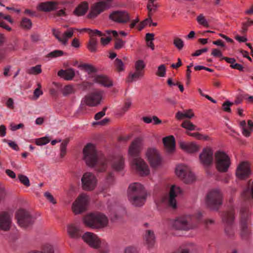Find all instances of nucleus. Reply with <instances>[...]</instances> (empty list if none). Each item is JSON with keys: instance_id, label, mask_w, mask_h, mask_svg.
I'll list each match as a JSON object with an SVG mask.
<instances>
[{"instance_id": "obj_1", "label": "nucleus", "mask_w": 253, "mask_h": 253, "mask_svg": "<svg viewBox=\"0 0 253 253\" xmlns=\"http://www.w3.org/2000/svg\"><path fill=\"white\" fill-rule=\"evenodd\" d=\"M83 160L90 167H96L98 172H104L108 167V161L98 157L95 146L92 144H86L83 150Z\"/></svg>"}, {"instance_id": "obj_2", "label": "nucleus", "mask_w": 253, "mask_h": 253, "mask_svg": "<svg viewBox=\"0 0 253 253\" xmlns=\"http://www.w3.org/2000/svg\"><path fill=\"white\" fill-rule=\"evenodd\" d=\"M147 196V191L141 183H131L127 190V198L129 202L133 206L140 207L145 203Z\"/></svg>"}, {"instance_id": "obj_3", "label": "nucleus", "mask_w": 253, "mask_h": 253, "mask_svg": "<svg viewBox=\"0 0 253 253\" xmlns=\"http://www.w3.org/2000/svg\"><path fill=\"white\" fill-rule=\"evenodd\" d=\"M84 224L91 229H102L107 227L109 219L104 213L95 212L85 215L83 219Z\"/></svg>"}, {"instance_id": "obj_4", "label": "nucleus", "mask_w": 253, "mask_h": 253, "mask_svg": "<svg viewBox=\"0 0 253 253\" xmlns=\"http://www.w3.org/2000/svg\"><path fill=\"white\" fill-rule=\"evenodd\" d=\"M171 228L176 231H188L196 228L193 222V217L190 215L177 217L170 221Z\"/></svg>"}, {"instance_id": "obj_5", "label": "nucleus", "mask_w": 253, "mask_h": 253, "mask_svg": "<svg viewBox=\"0 0 253 253\" xmlns=\"http://www.w3.org/2000/svg\"><path fill=\"white\" fill-rule=\"evenodd\" d=\"M103 97V92L100 90H94L86 95L83 99L80 109H83L84 105L89 106H96L99 105Z\"/></svg>"}, {"instance_id": "obj_6", "label": "nucleus", "mask_w": 253, "mask_h": 253, "mask_svg": "<svg viewBox=\"0 0 253 253\" xmlns=\"http://www.w3.org/2000/svg\"><path fill=\"white\" fill-rule=\"evenodd\" d=\"M214 156L217 170L221 172H226L231 165L228 155L223 151H218L215 153Z\"/></svg>"}, {"instance_id": "obj_7", "label": "nucleus", "mask_w": 253, "mask_h": 253, "mask_svg": "<svg viewBox=\"0 0 253 253\" xmlns=\"http://www.w3.org/2000/svg\"><path fill=\"white\" fill-rule=\"evenodd\" d=\"M145 156L151 168H158L162 166V158L155 147L148 148L146 151Z\"/></svg>"}, {"instance_id": "obj_8", "label": "nucleus", "mask_w": 253, "mask_h": 253, "mask_svg": "<svg viewBox=\"0 0 253 253\" xmlns=\"http://www.w3.org/2000/svg\"><path fill=\"white\" fill-rule=\"evenodd\" d=\"M131 168L141 176H147L150 173V169L147 163L141 157H136L129 161Z\"/></svg>"}, {"instance_id": "obj_9", "label": "nucleus", "mask_w": 253, "mask_h": 253, "mask_svg": "<svg viewBox=\"0 0 253 253\" xmlns=\"http://www.w3.org/2000/svg\"><path fill=\"white\" fill-rule=\"evenodd\" d=\"M110 0H101L93 3L90 7V11L88 14L89 18H94L101 13L111 7Z\"/></svg>"}, {"instance_id": "obj_10", "label": "nucleus", "mask_w": 253, "mask_h": 253, "mask_svg": "<svg viewBox=\"0 0 253 253\" xmlns=\"http://www.w3.org/2000/svg\"><path fill=\"white\" fill-rule=\"evenodd\" d=\"M207 205L214 209L222 204V194L218 189L210 190L206 198Z\"/></svg>"}, {"instance_id": "obj_11", "label": "nucleus", "mask_w": 253, "mask_h": 253, "mask_svg": "<svg viewBox=\"0 0 253 253\" xmlns=\"http://www.w3.org/2000/svg\"><path fill=\"white\" fill-rule=\"evenodd\" d=\"M89 197L83 193L79 195L72 205V210L75 214H79L84 211L89 202Z\"/></svg>"}, {"instance_id": "obj_12", "label": "nucleus", "mask_w": 253, "mask_h": 253, "mask_svg": "<svg viewBox=\"0 0 253 253\" xmlns=\"http://www.w3.org/2000/svg\"><path fill=\"white\" fill-rule=\"evenodd\" d=\"M16 218L18 224L22 228H26L34 221L29 212L23 209L17 211L16 213Z\"/></svg>"}, {"instance_id": "obj_13", "label": "nucleus", "mask_w": 253, "mask_h": 253, "mask_svg": "<svg viewBox=\"0 0 253 253\" xmlns=\"http://www.w3.org/2000/svg\"><path fill=\"white\" fill-rule=\"evenodd\" d=\"M143 148V142L141 138H136L131 143L128 148V160L140 157L139 154Z\"/></svg>"}, {"instance_id": "obj_14", "label": "nucleus", "mask_w": 253, "mask_h": 253, "mask_svg": "<svg viewBox=\"0 0 253 253\" xmlns=\"http://www.w3.org/2000/svg\"><path fill=\"white\" fill-rule=\"evenodd\" d=\"M84 242L93 249H99L105 239H101L97 235L93 233L86 232L82 236Z\"/></svg>"}, {"instance_id": "obj_15", "label": "nucleus", "mask_w": 253, "mask_h": 253, "mask_svg": "<svg viewBox=\"0 0 253 253\" xmlns=\"http://www.w3.org/2000/svg\"><path fill=\"white\" fill-rule=\"evenodd\" d=\"M83 187L86 190H92L96 186L97 179L92 173L87 172L85 173L82 178Z\"/></svg>"}, {"instance_id": "obj_16", "label": "nucleus", "mask_w": 253, "mask_h": 253, "mask_svg": "<svg viewBox=\"0 0 253 253\" xmlns=\"http://www.w3.org/2000/svg\"><path fill=\"white\" fill-rule=\"evenodd\" d=\"M236 175L240 179H245L251 174L250 164L245 161L240 163L236 169Z\"/></svg>"}, {"instance_id": "obj_17", "label": "nucleus", "mask_w": 253, "mask_h": 253, "mask_svg": "<svg viewBox=\"0 0 253 253\" xmlns=\"http://www.w3.org/2000/svg\"><path fill=\"white\" fill-rule=\"evenodd\" d=\"M146 64L143 60L136 61L134 64V72L130 73L129 75L130 81H135L142 78L144 76V70Z\"/></svg>"}, {"instance_id": "obj_18", "label": "nucleus", "mask_w": 253, "mask_h": 253, "mask_svg": "<svg viewBox=\"0 0 253 253\" xmlns=\"http://www.w3.org/2000/svg\"><path fill=\"white\" fill-rule=\"evenodd\" d=\"M52 31L53 35L59 42L64 45L67 43L69 39L72 37L74 34V30L72 28L68 29L64 33L56 29H52Z\"/></svg>"}, {"instance_id": "obj_19", "label": "nucleus", "mask_w": 253, "mask_h": 253, "mask_svg": "<svg viewBox=\"0 0 253 253\" xmlns=\"http://www.w3.org/2000/svg\"><path fill=\"white\" fill-rule=\"evenodd\" d=\"M12 215L8 212H0V230L8 231L12 226Z\"/></svg>"}, {"instance_id": "obj_20", "label": "nucleus", "mask_w": 253, "mask_h": 253, "mask_svg": "<svg viewBox=\"0 0 253 253\" xmlns=\"http://www.w3.org/2000/svg\"><path fill=\"white\" fill-rule=\"evenodd\" d=\"M200 163L205 167L210 166L213 161V152L211 149L208 148L204 149L200 154Z\"/></svg>"}, {"instance_id": "obj_21", "label": "nucleus", "mask_w": 253, "mask_h": 253, "mask_svg": "<svg viewBox=\"0 0 253 253\" xmlns=\"http://www.w3.org/2000/svg\"><path fill=\"white\" fill-rule=\"evenodd\" d=\"M110 19L116 22L126 23L129 21L130 16L126 11H115L109 15Z\"/></svg>"}, {"instance_id": "obj_22", "label": "nucleus", "mask_w": 253, "mask_h": 253, "mask_svg": "<svg viewBox=\"0 0 253 253\" xmlns=\"http://www.w3.org/2000/svg\"><path fill=\"white\" fill-rule=\"evenodd\" d=\"M181 193L182 190L179 186L175 185L171 186L168 198V203L172 208H176L177 202L175 198L180 195Z\"/></svg>"}, {"instance_id": "obj_23", "label": "nucleus", "mask_w": 253, "mask_h": 253, "mask_svg": "<svg viewBox=\"0 0 253 253\" xmlns=\"http://www.w3.org/2000/svg\"><path fill=\"white\" fill-rule=\"evenodd\" d=\"M234 216L232 211H229L226 212L223 216L222 220L226 225L225 229V232L227 235L231 236L233 235V231L231 227V224L234 221Z\"/></svg>"}, {"instance_id": "obj_24", "label": "nucleus", "mask_w": 253, "mask_h": 253, "mask_svg": "<svg viewBox=\"0 0 253 253\" xmlns=\"http://www.w3.org/2000/svg\"><path fill=\"white\" fill-rule=\"evenodd\" d=\"M180 148L188 153H194L199 149V146L194 142H186L183 140L179 141Z\"/></svg>"}, {"instance_id": "obj_25", "label": "nucleus", "mask_w": 253, "mask_h": 253, "mask_svg": "<svg viewBox=\"0 0 253 253\" xmlns=\"http://www.w3.org/2000/svg\"><path fill=\"white\" fill-rule=\"evenodd\" d=\"M163 142L166 151L173 153L175 150V138L173 135H169L163 138Z\"/></svg>"}, {"instance_id": "obj_26", "label": "nucleus", "mask_w": 253, "mask_h": 253, "mask_svg": "<svg viewBox=\"0 0 253 253\" xmlns=\"http://www.w3.org/2000/svg\"><path fill=\"white\" fill-rule=\"evenodd\" d=\"M93 81L105 87H110L113 85L112 81L108 77L102 75H95L93 77Z\"/></svg>"}, {"instance_id": "obj_27", "label": "nucleus", "mask_w": 253, "mask_h": 253, "mask_svg": "<svg viewBox=\"0 0 253 253\" xmlns=\"http://www.w3.org/2000/svg\"><path fill=\"white\" fill-rule=\"evenodd\" d=\"M191 168L188 165L184 164H180L176 166L174 169L175 175L180 179L182 177L189 171Z\"/></svg>"}, {"instance_id": "obj_28", "label": "nucleus", "mask_w": 253, "mask_h": 253, "mask_svg": "<svg viewBox=\"0 0 253 253\" xmlns=\"http://www.w3.org/2000/svg\"><path fill=\"white\" fill-rule=\"evenodd\" d=\"M57 75L64 80L69 81L74 78L75 75V72L74 69L69 68L67 70H60L58 72Z\"/></svg>"}, {"instance_id": "obj_29", "label": "nucleus", "mask_w": 253, "mask_h": 253, "mask_svg": "<svg viewBox=\"0 0 253 253\" xmlns=\"http://www.w3.org/2000/svg\"><path fill=\"white\" fill-rule=\"evenodd\" d=\"M57 8V3L52 1L42 2L39 4L38 9L42 11H50Z\"/></svg>"}, {"instance_id": "obj_30", "label": "nucleus", "mask_w": 253, "mask_h": 253, "mask_svg": "<svg viewBox=\"0 0 253 253\" xmlns=\"http://www.w3.org/2000/svg\"><path fill=\"white\" fill-rule=\"evenodd\" d=\"M240 234L242 238H246L250 234L246 219L242 218L240 221Z\"/></svg>"}, {"instance_id": "obj_31", "label": "nucleus", "mask_w": 253, "mask_h": 253, "mask_svg": "<svg viewBox=\"0 0 253 253\" xmlns=\"http://www.w3.org/2000/svg\"><path fill=\"white\" fill-rule=\"evenodd\" d=\"M88 9V3L86 2H83L75 8L74 11V14L78 16L84 15L85 14Z\"/></svg>"}, {"instance_id": "obj_32", "label": "nucleus", "mask_w": 253, "mask_h": 253, "mask_svg": "<svg viewBox=\"0 0 253 253\" xmlns=\"http://www.w3.org/2000/svg\"><path fill=\"white\" fill-rule=\"evenodd\" d=\"M80 229L74 224H70L67 226V233L68 235L72 238H77L80 236Z\"/></svg>"}, {"instance_id": "obj_33", "label": "nucleus", "mask_w": 253, "mask_h": 253, "mask_svg": "<svg viewBox=\"0 0 253 253\" xmlns=\"http://www.w3.org/2000/svg\"><path fill=\"white\" fill-rule=\"evenodd\" d=\"M181 180L186 184H192L195 182L197 180V176L192 171L191 169L181 179Z\"/></svg>"}, {"instance_id": "obj_34", "label": "nucleus", "mask_w": 253, "mask_h": 253, "mask_svg": "<svg viewBox=\"0 0 253 253\" xmlns=\"http://www.w3.org/2000/svg\"><path fill=\"white\" fill-rule=\"evenodd\" d=\"M124 167V159L122 157L115 159L112 165V169L116 171L122 170Z\"/></svg>"}, {"instance_id": "obj_35", "label": "nucleus", "mask_w": 253, "mask_h": 253, "mask_svg": "<svg viewBox=\"0 0 253 253\" xmlns=\"http://www.w3.org/2000/svg\"><path fill=\"white\" fill-rule=\"evenodd\" d=\"M194 116V114L191 110H188L183 112H178L176 114V118L177 120H182L184 118L191 119Z\"/></svg>"}, {"instance_id": "obj_36", "label": "nucleus", "mask_w": 253, "mask_h": 253, "mask_svg": "<svg viewBox=\"0 0 253 253\" xmlns=\"http://www.w3.org/2000/svg\"><path fill=\"white\" fill-rule=\"evenodd\" d=\"M78 67L88 73H95L97 71L95 67L88 64H80L78 65Z\"/></svg>"}, {"instance_id": "obj_37", "label": "nucleus", "mask_w": 253, "mask_h": 253, "mask_svg": "<svg viewBox=\"0 0 253 253\" xmlns=\"http://www.w3.org/2000/svg\"><path fill=\"white\" fill-rule=\"evenodd\" d=\"M181 126L188 130H200L201 129L189 121H184Z\"/></svg>"}, {"instance_id": "obj_38", "label": "nucleus", "mask_w": 253, "mask_h": 253, "mask_svg": "<svg viewBox=\"0 0 253 253\" xmlns=\"http://www.w3.org/2000/svg\"><path fill=\"white\" fill-rule=\"evenodd\" d=\"M145 240L148 246H152L155 243V237L153 231L148 230L145 235Z\"/></svg>"}, {"instance_id": "obj_39", "label": "nucleus", "mask_w": 253, "mask_h": 253, "mask_svg": "<svg viewBox=\"0 0 253 253\" xmlns=\"http://www.w3.org/2000/svg\"><path fill=\"white\" fill-rule=\"evenodd\" d=\"M196 20L199 24L203 26L204 27H209V22L206 18L205 16L203 14H200L197 16Z\"/></svg>"}, {"instance_id": "obj_40", "label": "nucleus", "mask_w": 253, "mask_h": 253, "mask_svg": "<svg viewBox=\"0 0 253 253\" xmlns=\"http://www.w3.org/2000/svg\"><path fill=\"white\" fill-rule=\"evenodd\" d=\"M27 73L31 75H38L42 73V68L41 65H37L34 67H32L27 70Z\"/></svg>"}, {"instance_id": "obj_41", "label": "nucleus", "mask_w": 253, "mask_h": 253, "mask_svg": "<svg viewBox=\"0 0 253 253\" xmlns=\"http://www.w3.org/2000/svg\"><path fill=\"white\" fill-rule=\"evenodd\" d=\"M186 133L187 135L192 136L198 140H208L209 139V137L208 136L205 135L200 133L199 132L191 133V132L187 131Z\"/></svg>"}, {"instance_id": "obj_42", "label": "nucleus", "mask_w": 253, "mask_h": 253, "mask_svg": "<svg viewBox=\"0 0 253 253\" xmlns=\"http://www.w3.org/2000/svg\"><path fill=\"white\" fill-rule=\"evenodd\" d=\"M99 248L100 249L99 253H109L110 252V246L106 240L102 242Z\"/></svg>"}, {"instance_id": "obj_43", "label": "nucleus", "mask_w": 253, "mask_h": 253, "mask_svg": "<svg viewBox=\"0 0 253 253\" xmlns=\"http://www.w3.org/2000/svg\"><path fill=\"white\" fill-rule=\"evenodd\" d=\"M97 44V39L94 38H91L88 42L87 48L91 52H95L96 50Z\"/></svg>"}, {"instance_id": "obj_44", "label": "nucleus", "mask_w": 253, "mask_h": 253, "mask_svg": "<svg viewBox=\"0 0 253 253\" xmlns=\"http://www.w3.org/2000/svg\"><path fill=\"white\" fill-rule=\"evenodd\" d=\"M173 43L175 47L179 50H181L184 45L183 41L178 37L174 38Z\"/></svg>"}, {"instance_id": "obj_45", "label": "nucleus", "mask_w": 253, "mask_h": 253, "mask_svg": "<svg viewBox=\"0 0 253 253\" xmlns=\"http://www.w3.org/2000/svg\"><path fill=\"white\" fill-rule=\"evenodd\" d=\"M149 18H146L139 24L138 25V29L139 31L142 30L145 26L147 25L149 26H151L152 19L151 18V15L149 16Z\"/></svg>"}, {"instance_id": "obj_46", "label": "nucleus", "mask_w": 253, "mask_h": 253, "mask_svg": "<svg viewBox=\"0 0 253 253\" xmlns=\"http://www.w3.org/2000/svg\"><path fill=\"white\" fill-rule=\"evenodd\" d=\"M114 66L116 69L119 72L123 71L125 70L124 64L123 61L119 58H117L115 60Z\"/></svg>"}, {"instance_id": "obj_47", "label": "nucleus", "mask_w": 253, "mask_h": 253, "mask_svg": "<svg viewBox=\"0 0 253 253\" xmlns=\"http://www.w3.org/2000/svg\"><path fill=\"white\" fill-rule=\"evenodd\" d=\"M21 26L25 29L29 30L31 28L32 23L31 21L26 18H23L20 23Z\"/></svg>"}, {"instance_id": "obj_48", "label": "nucleus", "mask_w": 253, "mask_h": 253, "mask_svg": "<svg viewBox=\"0 0 253 253\" xmlns=\"http://www.w3.org/2000/svg\"><path fill=\"white\" fill-rule=\"evenodd\" d=\"M75 89L72 85H68L65 86L62 90L63 94L64 96H66L73 93Z\"/></svg>"}, {"instance_id": "obj_49", "label": "nucleus", "mask_w": 253, "mask_h": 253, "mask_svg": "<svg viewBox=\"0 0 253 253\" xmlns=\"http://www.w3.org/2000/svg\"><path fill=\"white\" fill-rule=\"evenodd\" d=\"M166 73V68L164 64L158 66V70L156 73V75L160 77H164Z\"/></svg>"}, {"instance_id": "obj_50", "label": "nucleus", "mask_w": 253, "mask_h": 253, "mask_svg": "<svg viewBox=\"0 0 253 253\" xmlns=\"http://www.w3.org/2000/svg\"><path fill=\"white\" fill-rule=\"evenodd\" d=\"M50 141L48 136L38 138L36 140L35 143L37 145L42 146L47 144Z\"/></svg>"}, {"instance_id": "obj_51", "label": "nucleus", "mask_w": 253, "mask_h": 253, "mask_svg": "<svg viewBox=\"0 0 253 253\" xmlns=\"http://www.w3.org/2000/svg\"><path fill=\"white\" fill-rule=\"evenodd\" d=\"M69 142L68 139L64 140L60 145V156L63 157L66 153V147Z\"/></svg>"}, {"instance_id": "obj_52", "label": "nucleus", "mask_w": 253, "mask_h": 253, "mask_svg": "<svg viewBox=\"0 0 253 253\" xmlns=\"http://www.w3.org/2000/svg\"><path fill=\"white\" fill-rule=\"evenodd\" d=\"M115 181L114 176L112 174L108 175L104 180L103 183L106 187H109L113 184Z\"/></svg>"}, {"instance_id": "obj_53", "label": "nucleus", "mask_w": 253, "mask_h": 253, "mask_svg": "<svg viewBox=\"0 0 253 253\" xmlns=\"http://www.w3.org/2000/svg\"><path fill=\"white\" fill-rule=\"evenodd\" d=\"M158 7V5L153 1H149L147 4V9L149 11V16H150L152 13L156 11Z\"/></svg>"}, {"instance_id": "obj_54", "label": "nucleus", "mask_w": 253, "mask_h": 253, "mask_svg": "<svg viewBox=\"0 0 253 253\" xmlns=\"http://www.w3.org/2000/svg\"><path fill=\"white\" fill-rule=\"evenodd\" d=\"M18 179L19 181L26 186L29 187L30 186V180L27 176L20 174L18 175Z\"/></svg>"}, {"instance_id": "obj_55", "label": "nucleus", "mask_w": 253, "mask_h": 253, "mask_svg": "<svg viewBox=\"0 0 253 253\" xmlns=\"http://www.w3.org/2000/svg\"><path fill=\"white\" fill-rule=\"evenodd\" d=\"M131 106V101L129 99H127L121 108L122 114L126 113L128 110Z\"/></svg>"}, {"instance_id": "obj_56", "label": "nucleus", "mask_w": 253, "mask_h": 253, "mask_svg": "<svg viewBox=\"0 0 253 253\" xmlns=\"http://www.w3.org/2000/svg\"><path fill=\"white\" fill-rule=\"evenodd\" d=\"M64 52L62 50H55L48 54V57H57L62 56Z\"/></svg>"}, {"instance_id": "obj_57", "label": "nucleus", "mask_w": 253, "mask_h": 253, "mask_svg": "<svg viewBox=\"0 0 253 253\" xmlns=\"http://www.w3.org/2000/svg\"><path fill=\"white\" fill-rule=\"evenodd\" d=\"M55 9L56 10L55 13L56 16L64 17L67 15L65 9H58V8L57 7V8Z\"/></svg>"}, {"instance_id": "obj_58", "label": "nucleus", "mask_w": 253, "mask_h": 253, "mask_svg": "<svg viewBox=\"0 0 253 253\" xmlns=\"http://www.w3.org/2000/svg\"><path fill=\"white\" fill-rule=\"evenodd\" d=\"M44 196L46 199L52 204H56V201L53 196L48 192H46L44 193Z\"/></svg>"}, {"instance_id": "obj_59", "label": "nucleus", "mask_w": 253, "mask_h": 253, "mask_svg": "<svg viewBox=\"0 0 253 253\" xmlns=\"http://www.w3.org/2000/svg\"><path fill=\"white\" fill-rule=\"evenodd\" d=\"M125 42L120 39H117L115 43V48L116 49H121L124 47Z\"/></svg>"}, {"instance_id": "obj_60", "label": "nucleus", "mask_w": 253, "mask_h": 253, "mask_svg": "<svg viewBox=\"0 0 253 253\" xmlns=\"http://www.w3.org/2000/svg\"><path fill=\"white\" fill-rule=\"evenodd\" d=\"M233 104V103L230 102L229 101H226L223 103L222 105V107L223 110L227 112H230L231 109L230 106Z\"/></svg>"}, {"instance_id": "obj_61", "label": "nucleus", "mask_w": 253, "mask_h": 253, "mask_svg": "<svg viewBox=\"0 0 253 253\" xmlns=\"http://www.w3.org/2000/svg\"><path fill=\"white\" fill-rule=\"evenodd\" d=\"M211 54V55L215 57H221V59L222 58V57H223L221 51L219 49L217 48L213 49L212 50Z\"/></svg>"}, {"instance_id": "obj_62", "label": "nucleus", "mask_w": 253, "mask_h": 253, "mask_svg": "<svg viewBox=\"0 0 253 253\" xmlns=\"http://www.w3.org/2000/svg\"><path fill=\"white\" fill-rule=\"evenodd\" d=\"M137 249L133 246L126 247L124 250V253H137Z\"/></svg>"}, {"instance_id": "obj_63", "label": "nucleus", "mask_w": 253, "mask_h": 253, "mask_svg": "<svg viewBox=\"0 0 253 253\" xmlns=\"http://www.w3.org/2000/svg\"><path fill=\"white\" fill-rule=\"evenodd\" d=\"M4 48L6 50V52L8 53L9 52L16 50L18 49V47L17 44L15 43L14 44H9L6 47H4Z\"/></svg>"}, {"instance_id": "obj_64", "label": "nucleus", "mask_w": 253, "mask_h": 253, "mask_svg": "<svg viewBox=\"0 0 253 253\" xmlns=\"http://www.w3.org/2000/svg\"><path fill=\"white\" fill-rule=\"evenodd\" d=\"M107 211H108V213L109 215L110 216V217L111 218L116 217V215L115 213V208H114V207H110V208L108 207L107 208Z\"/></svg>"}]
</instances>
